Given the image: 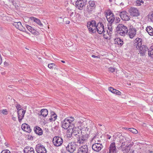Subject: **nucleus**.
Masks as SVG:
<instances>
[{
    "instance_id": "nucleus-1",
    "label": "nucleus",
    "mask_w": 153,
    "mask_h": 153,
    "mask_svg": "<svg viewBox=\"0 0 153 153\" xmlns=\"http://www.w3.org/2000/svg\"><path fill=\"white\" fill-rule=\"evenodd\" d=\"M73 137H75L77 140V142L79 144L83 143L84 141H86L88 137V134H85L81 131L79 127H74V126L71 127Z\"/></svg>"
},
{
    "instance_id": "nucleus-2",
    "label": "nucleus",
    "mask_w": 153,
    "mask_h": 153,
    "mask_svg": "<svg viewBox=\"0 0 153 153\" xmlns=\"http://www.w3.org/2000/svg\"><path fill=\"white\" fill-rule=\"evenodd\" d=\"M96 22L94 20H92L87 23V26L90 33H95L96 32Z\"/></svg>"
},
{
    "instance_id": "nucleus-3",
    "label": "nucleus",
    "mask_w": 153,
    "mask_h": 153,
    "mask_svg": "<svg viewBox=\"0 0 153 153\" xmlns=\"http://www.w3.org/2000/svg\"><path fill=\"white\" fill-rule=\"evenodd\" d=\"M117 33L122 36H124L128 31L127 27L123 24L119 25L117 27Z\"/></svg>"
},
{
    "instance_id": "nucleus-4",
    "label": "nucleus",
    "mask_w": 153,
    "mask_h": 153,
    "mask_svg": "<svg viewBox=\"0 0 153 153\" xmlns=\"http://www.w3.org/2000/svg\"><path fill=\"white\" fill-rule=\"evenodd\" d=\"M96 29L99 34L102 33L104 36L106 33H108V31H105L104 30L103 25L101 22H99L97 23Z\"/></svg>"
},
{
    "instance_id": "nucleus-5",
    "label": "nucleus",
    "mask_w": 153,
    "mask_h": 153,
    "mask_svg": "<svg viewBox=\"0 0 153 153\" xmlns=\"http://www.w3.org/2000/svg\"><path fill=\"white\" fill-rule=\"evenodd\" d=\"M86 2V0H77L76 2V7L80 10H82Z\"/></svg>"
},
{
    "instance_id": "nucleus-6",
    "label": "nucleus",
    "mask_w": 153,
    "mask_h": 153,
    "mask_svg": "<svg viewBox=\"0 0 153 153\" xmlns=\"http://www.w3.org/2000/svg\"><path fill=\"white\" fill-rule=\"evenodd\" d=\"M53 143L56 146H59L61 145L63 143L62 138L59 137H55L53 139Z\"/></svg>"
},
{
    "instance_id": "nucleus-7",
    "label": "nucleus",
    "mask_w": 153,
    "mask_h": 153,
    "mask_svg": "<svg viewBox=\"0 0 153 153\" xmlns=\"http://www.w3.org/2000/svg\"><path fill=\"white\" fill-rule=\"evenodd\" d=\"M67 120L65 118L62 122L61 126L62 128L65 129H67L69 128V129L70 130L71 128V127H73L74 125L72 124H70Z\"/></svg>"
},
{
    "instance_id": "nucleus-8",
    "label": "nucleus",
    "mask_w": 153,
    "mask_h": 153,
    "mask_svg": "<svg viewBox=\"0 0 153 153\" xmlns=\"http://www.w3.org/2000/svg\"><path fill=\"white\" fill-rule=\"evenodd\" d=\"M35 149L37 153H46L47 152L45 148L41 144H37L36 146Z\"/></svg>"
},
{
    "instance_id": "nucleus-9",
    "label": "nucleus",
    "mask_w": 153,
    "mask_h": 153,
    "mask_svg": "<svg viewBox=\"0 0 153 153\" xmlns=\"http://www.w3.org/2000/svg\"><path fill=\"white\" fill-rule=\"evenodd\" d=\"M129 12L131 15L133 17H138L140 15L138 10L134 7L130 8L129 10Z\"/></svg>"
},
{
    "instance_id": "nucleus-10",
    "label": "nucleus",
    "mask_w": 153,
    "mask_h": 153,
    "mask_svg": "<svg viewBox=\"0 0 153 153\" xmlns=\"http://www.w3.org/2000/svg\"><path fill=\"white\" fill-rule=\"evenodd\" d=\"M120 16L122 19L124 21H128L130 18L129 13L126 11L120 12Z\"/></svg>"
},
{
    "instance_id": "nucleus-11",
    "label": "nucleus",
    "mask_w": 153,
    "mask_h": 153,
    "mask_svg": "<svg viewBox=\"0 0 153 153\" xmlns=\"http://www.w3.org/2000/svg\"><path fill=\"white\" fill-rule=\"evenodd\" d=\"M76 144L75 143H70L66 147V149L68 152L73 153L76 149Z\"/></svg>"
},
{
    "instance_id": "nucleus-12",
    "label": "nucleus",
    "mask_w": 153,
    "mask_h": 153,
    "mask_svg": "<svg viewBox=\"0 0 153 153\" xmlns=\"http://www.w3.org/2000/svg\"><path fill=\"white\" fill-rule=\"evenodd\" d=\"M108 150L107 153H117V149L114 142L111 143L109 146Z\"/></svg>"
},
{
    "instance_id": "nucleus-13",
    "label": "nucleus",
    "mask_w": 153,
    "mask_h": 153,
    "mask_svg": "<svg viewBox=\"0 0 153 153\" xmlns=\"http://www.w3.org/2000/svg\"><path fill=\"white\" fill-rule=\"evenodd\" d=\"M102 144L95 143L92 145V149L94 151L99 152L101 150L102 148Z\"/></svg>"
},
{
    "instance_id": "nucleus-14",
    "label": "nucleus",
    "mask_w": 153,
    "mask_h": 153,
    "mask_svg": "<svg viewBox=\"0 0 153 153\" xmlns=\"http://www.w3.org/2000/svg\"><path fill=\"white\" fill-rule=\"evenodd\" d=\"M13 25L20 31L25 32L26 31V29L22 26L20 22H15L13 24Z\"/></svg>"
},
{
    "instance_id": "nucleus-15",
    "label": "nucleus",
    "mask_w": 153,
    "mask_h": 153,
    "mask_svg": "<svg viewBox=\"0 0 153 153\" xmlns=\"http://www.w3.org/2000/svg\"><path fill=\"white\" fill-rule=\"evenodd\" d=\"M77 153H89L88 146L85 145L81 146L79 148Z\"/></svg>"
},
{
    "instance_id": "nucleus-16",
    "label": "nucleus",
    "mask_w": 153,
    "mask_h": 153,
    "mask_svg": "<svg viewBox=\"0 0 153 153\" xmlns=\"http://www.w3.org/2000/svg\"><path fill=\"white\" fill-rule=\"evenodd\" d=\"M139 53L140 55L144 56L145 55L146 52L148 51V49L147 47L145 45H143L142 47L139 49Z\"/></svg>"
},
{
    "instance_id": "nucleus-17",
    "label": "nucleus",
    "mask_w": 153,
    "mask_h": 153,
    "mask_svg": "<svg viewBox=\"0 0 153 153\" xmlns=\"http://www.w3.org/2000/svg\"><path fill=\"white\" fill-rule=\"evenodd\" d=\"M25 112V111L23 109H20V110L18 111V118L19 122L21 121L24 117Z\"/></svg>"
},
{
    "instance_id": "nucleus-18",
    "label": "nucleus",
    "mask_w": 153,
    "mask_h": 153,
    "mask_svg": "<svg viewBox=\"0 0 153 153\" xmlns=\"http://www.w3.org/2000/svg\"><path fill=\"white\" fill-rule=\"evenodd\" d=\"M134 44L136 43L137 44L135 45L136 46V48L138 49L140 47H142V39L139 38H136L134 41Z\"/></svg>"
},
{
    "instance_id": "nucleus-19",
    "label": "nucleus",
    "mask_w": 153,
    "mask_h": 153,
    "mask_svg": "<svg viewBox=\"0 0 153 153\" xmlns=\"http://www.w3.org/2000/svg\"><path fill=\"white\" fill-rule=\"evenodd\" d=\"M21 127L22 130L27 132L29 133L31 131L30 126L27 124H23L22 125Z\"/></svg>"
},
{
    "instance_id": "nucleus-20",
    "label": "nucleus",
    "mask_w": 153,
    "mask_h": 153,
    "mask_svg": "<svg viewBox=\"0 0 153 153\" xmlns=\"http://www.w3.org/2000/svg\"><path fill=\"white\" fill-rule=\"evenodd\" d=\"M24 153H34L33 148L30 146H27L24 149Z\"/></svg>"
},
{
    "instance_id": "nucleus-21",
    "label": "nucleus",
    "mask_w": 153,
    "mask_h": 153,
    "mask_svg": "<svg viewBox=\"0 0 153 153\" xmlns=\"http://www.w3.org/2000/svg\"><path fill=\"white\" fill-rule=\"evenodd\" d=\"M128 34L130 38L132 39L136 34V30L134 28H131L129 30Z\"/></svg>"
},
{
    "instance_id": "nucleus-22",
    "label": "nucleus",
    "mask_w": 153,
    "mask_h": 153,
    "mask_svg": "<svg viewBox=\"0 0 153 153\" xmlns=\"http://www.w3.org/2000/svg\"><path fill=\"white\" fill-rule=\"evenodd\" d=\"M30 19L32 21L37 23L39 26L42 27L43 26V24L41 23L40 20L36 18L33 17H31Z\"/></svg>"
},
{
    "instance_id": "nucleus-23",
    "label": "nucleus",
    "mask_w": 153,
    "mask_h": 153,
    "mask_svg": "<svg viewBox=\"0 0 153 153\" xmlns=\"http://www.w3.org/2000/svg\"><path fill=\"white\" fill-rule=\"evenodd\" d=\"M48 114V111L47 109H42L40 112L38 114L39 116H42L43 117H46Z\"/></svg>"
},
{
    "instance_id": "nucleus-24",
    "label": "nucleus",
    "mask_w": 153,
    "mask_h": 153,
    "mask_svg": "<svg viewBox=\"0 0 153 153\" xmlns=\"http://www.w3.org/2000/svg\"><path fill=\"white\" fill-rule=\"evenodd\" d=\"M108 89L109 91L113 93L119 95H121V92L117 90L114 89L112 87H109Z\"/></svg>"
},
{
    "instance_id": "nucleus-25",
    "label": "nucleus",
    "mask_w": 153,
    "mask_h": 153,
    "mask_svg": "<svg viewBox=\"0 0 153 153\" xmlns=\"http://www.w3.org/2000/svg\"><path fill=\"white\" fill-rule=\"evenodd\" d=\"M115 44H117L119 46H121L123 44V42L122 39L119 38H117L114 39Z\"/></svg>"
},
{
    "instance_id": "nucleus-26",
    "label": "nucleus",
    "mask_w": 153,
    "mask_h": 153,
    "mask_svg": "<svg viewBox=\"0 0 153 153\" xmlns=\"http://www.w3.org/2000/svg\"><path fill=\"white\" fill-rule=\"evenodd\" d=\"M35 133L39 135H41L43 134L42 129L39 126H36L34 128Z\"/></svg>"
},
{
    "instance_id": "nucleus-27",
    "label": "nucleus",
    "mask_w": 153,
    "mask_h": 153,
    "mask_svg": "<svg viewBox=\"0 0 153 153\" xmlns=\"http://www.w3.org/2000/svg\"><path fill=\"white\" fill-rule=\"evenodd\" d=\"M146 30L149 35L153 36V28L151 26H147L146 27Z\"/></svg>"
},
{
    "instance_id": "nucleus-28",
    "label": "nucleus",
    "mask_w": 153,
    "mask_h": 153,
    "mask_svg": "<svg viewBox=\"0 0 153 153\" xmlns=\"http://www.w3.org/2000/svg\"><path fill=\"white\" fill-rule=\"evenodd\" d=\"M107 21L108 22V24H112L114 21L115 20V17L114 16L109 17L106 16Z\"/></svg>"
},
{
    "instance_id": "nucleus-29",
    "label": "nucleus",
    "mask_w": 153,
    "mask_h": 153,
    "mask_svg": "<svg viewBox=\"0 0 153 153\" xmlns=\"http://www.w3.org/2000/svg\"><path fill=\"white\" fill-rule=\"evenodd\" d=\"M88 4L89 5V7L93 10L96 7V5L95 4V2L93 1H89Z\"/></svg>"
},
{
    "instance_id": "nucleus-30",
    "label": "nucleus",
    "mask_w": 153,
    "mask_h": 153,
    "mask_svg": "<svg viewBox=\"0 0 153 153\" xmlns=\"http://www.w3.org/2000/svg\"><path fill=\"white\" fill-rule=\"evenodd\" d=\"M130 149V146L129 145H126L121 149L123 151V153H127L129 151Z\"/></svg>"
},
{
    "instance_id": "nucleus-31",
    "label": "nucleus",
    "mask_w": 153,
    "mask_h": 153,
    "mask_svg": "<svg viewBox=\"0 0 153 153\" xmlns=\"http://www.w3.org/2000/svg\"><path fill=\"white\" fill-rule=\"evenodd\" d=\"M115 135L117 136H119V139L118 140H119V142L120 143L124 141V139L125 138L122 135L121 133L119 132H117L115 134Z\"/></svg>"
},
{
    "instance_id": "nucleus-32",
    "label": "nucleus",
    "mask_w": 153,
    "mask_h": 153,
    "mask_svg": "<svg viewBox=\"0 0 153 153\" xmlns=\"http://www.w3.org/2000/svg\"><path fill=\"white\" fill-rule=\"evenodd\" d=\"M53 113L51 115V118L49 119V120L50 122L54 121L56 119L57 115L54 112H53Z\"/></svg>"
},
{
    "instance_id": "nucleus-33",
    "label": "nucleus",
    "mask_w": 153,
    "mask_h": 153,
    "mask_svg": "<svg viewBox=\"0 0 153 153\" xmlns=\"http://www.w3.org/2000/svg\"><path fill=\"white\" fill-rule=\"evenodd\" d=\"M148 54L149 56H153V46H152L148 50Z\"/></svg>"
},
{
    "instance_id": "nucleus-34",
    "label": "nucleus",
    "mask_w": 153,
    "mask_h": 153,
    "mask_svg": "<svg viewBox=\"0 0 153 153\" xmlns=\"http://www.w3.org/2000/svg\"><path fill=\"white\" fill-rule=\"evenodd\" d=\"M26 27L27 28L30 32L32 33H35V30H34V29L30 26L27 25H26Z\"/></svg>"
},
{
    "instance_id": "nucleus-35",
    "label": "nucleus",
    "mask_w": 153,
    "mask_h": 153,
    "mask_svg": "<svg viewBox=\"0 0 153 153\" xmlns=\"http://www.w3.org/2000/svg\"><path fill=\"white\" fill-rule=\"evenodd\" d=\"M143 3L144 1L142 0H137L136 1V5L138 6L141 5Z\"/></svg>"
},
{
    "instance_id": "nucleus-36",
    "label": "nucleus",
    "mask_w": 153,
    "mask_h": 153,
    "mask_svg": "<svg viewBox=\"0 0 153 153\" xmlns=\"http://www.w3.org/2000/svg\"><path fill=\"white\" fill-rule=\"evenodd\" d=\"M65 119L66 120H68V121L70 123V124H72L71 122L74 120V118L72 117H67Z\"/></svg>"
},
{
    "instance_id": "nucleus-37",
    "label": "nucleus",
    "mask_w": 153,
    "mask_h": 153,
    "mask_svg": "<svg viewBox=\"0 0 153 153\" xmlns=\"http://www.w3.org/2000/svg\"><path fill=\"white\" fill-rule=\"evenodd\" d=\"M67 137L68 138H70L72 136L73 137V134H72V131L71 132H70L69 129H68L67 131Z\"/></svg>"
},
{
    "instance_id": "nucleus-38",
    "label": "nucleus",
    "mask_w": 153,
    "mask_h": 153,
    "mask_svg": "<svg viewBox=\"0 0 153 153\" xmlns=\"http://www.w3.org/2000/svg\"><path fill=\"white\" fill-rule=\"evenodd\" d=\"M128 130L130 131L133 133L137 134L138 132L137 131L136 129L133 128H128Z\"/></svg>"
},
{
    "instance_id": "nucleus-39",
    "label": "nucleus",
    "mask_w": 153,
    "mask_h": 153,
    "mask_svg": "<svg viewBox=\"0 0 153 153\" xmlns=\"http://www.w3.org/2000/svg\"><path fill=\"white\" fill-rule=\"evenodd\" d=\"M108 29L109 30V33L110 34H111L113 29L111 24H108Z\"/></svg>"
},
{
    "instance_id": "nucleus-40",
    "label": "nucleus",
    "mask_w": 153,
    "mask_h": 153,
    "mask_svg": "<svg viewBox=\"0 0 153 153\" xmlns=\"http://www.w3.org/2000/svg\"><path fill=\"white\" fill-rule=\"evenodd\" d=\"M55 66V64L54 63H50L48 65V67L50 69H52Z\"/></svg>"
},
{
    "instance_id": "nucleus-41",
    "label": "nucleus",
    "mask_w": 153,
    "mask_h": 153,
    "mask_svg": "<svg viewBox=\"0 0 153 153\" xmlns=\"http://www.w3.org/2000/svg\"><path fill=\"white\" fill-rule=\"evenodd\" d=\"M114 16V15L113 13L111 12H109L106 13V16H108V17H109L111 16Z\"/></svg>"
},
{
    "instance_id": "nucleus-42",
    "label": "nucleus",
    "mask_w": 153,
    "mask_h": 153,
    "mask_svg": "<svg viewBox=\"0 0 153 153\" xmlns=\"http://www.w3.org/2000/svg\"><path fill=\"white\" fill-rule=\"evenodd\" d=\"M108 71L111 72H113L115 71V68L112 67H111L110 68H108Z\"/></svg>"
},
{
    "instance_id": "nucleus-43",
    "label": "nucleus",
    "mask_w": 153,
    "mask_h": 153,
    "mask_svg": "<svg viewBox=\"0 0 153 153\" xmlns=\"http://www.w3.org/2000/svg\"><path fill=\"white\" fill-rule=\"evenodd\" d=\"M121 143V145L119 147V148L120 149H121L124 147V146L125 145V143L124 141L121 142V143Z\"/></svg>"
},
{
    "instance_id": "nucleus-44",
    "label": "nucleus",
    "mask_w": 153,
    "mask_h": 153,
    "mask_svg": "<svg viewBox=\"0 0 153 153\" xmlns=\"http://www.w3.org/2000/svg\"><path fill=\"white\" fill-rule=\"evenodd\" d=\"M1 153H11L8 150H4L1 151Z\"/></svg>"
},
{
    "instance_id": "nucleus-45",
    "label": "nucleus",
    "mask_w": 153,
    "mask_h": 153,
    "mask_svg": "<svg viewBox=\"0 0 153 153\" xmlns=\"http://www.w3.org/2000/svg\"><path fill=\"white\" fill-rule=\"evenodd\" d=\"M2 113L5 115H7L8 114V112L6 109H3L2 110Z\"/></svg>"
},
{
    "instance_id": "nucleus-46",
    "label": "nucleus",
    "mask_w": 153,
    "mask_h": 153,
    "mask_svg": "<svg viewBox=\"0 0 153 153\" xmlns=\"http://www.w3.org/2000/svg\"><path fill=\"white\" fill-rule=\"evenodd\" d=\"M67 18H64L63 19V21L64 22H65L66 24H69L70 23V22L69 20H67Z\"/></svg>"
},
{
    "instance_id": "nucleus-47",
    "label": "nucleus",
    "mask_w": 153,
    "mask_h": 153,
    "mask_svg": "<svg viewBox=\"0 0 153 153\" xmlns=\"http://www.w3.org/2000/svg\"><path fill=\"white\" fill-rule=\"evenodd\" d=\"M16 107L18 111L19 110H20V109H22L21 108V106L19 104H17L16 106Z\"/></svg>"
},
{
    "instance_id": "nucleus-48",
    "label": "nucleus",
    "mask_w": 153,
    "mask_h": 153,
    "mask_svg": "<svg viewBox=\"0 0 153 153\" xmlns=\"http://www.w3.org/2000/svg\"><path fill=\"white\" fill-rule=\"evenodd\" d=\"M120 21V18L119 17H116V23H119Z\"/></svg>"
},
{
    "instance_id": "nucleus-49",
    "label": "nucleus",
    "mask_w": 153,
    "mask_h": 153,
    "mask_svg": "<svg viewBox=\"0 0 153 153\" xmlns=\"http://www.w3.org/2000/svg\"><path fill=\"white\" fill-rule=\"evenodd\" d=\"M150 18L151 21L152 22H153V11L152 12V14H151L150 16Z\"/></svg>"
},
{
    "instance_id": "nucleus-50",
    "label": "nucleus",
    "mask_w": 153,
    "mask_h": 153,
    "mask_svg": "<svg viewBox=\"0 0 153 153\" xmlns=\"http://www.w3.org/2000/svg\"><path fill=\"white\" fill-rule=\"evenodd\" d=\"M14 0H9V2L10 3H11L13 5H15V3H14Z\"/></svg>"
},
{
    "instance_id": "nucleus-51",
    "label": "nucleus",
    "mask_w": 153,
    "mask_h": 153,
    "mask_svg": "<svg viewBox=\"0 0 153 153\" xmlns=\"http://www.w3.org/2000/svg\"><path fill=\"white\" fill-rule=\"evenodd\" d=\"M33 137L31 135H28V139L30 140L31 139H32V140L33 139Z\"/></svg>"
},
{
    "instance_id": "nucleus-52",
    "label": "nucleus",
    "mask_w": 153,
    "mask_h": 153,
    "mask_svg": "<svg viewBox=\"0 0 153 153\" xmlns=\"http://www.w3.org/2000/svg\"><path fill=\"white\" fill-rule=\"evenodd\" d=\"M91 56L93 58H97L98 57V56H95L94 55H92Z\"/></svg>"
},
{
    "instance_id": "nucleus-53",
    "label": "nucleus",
    "mask_w": 153,
    "mask_h": 153,
    "mask_svg": "<svg viewBox=\"0 0 153 153\" xmlns=\"http://www.w3.org/2000/svg\"><path fill=\"white\" fill-rule=\"evenodd\" d=\"M61 62L63 63H65V61L63 60H61Z\"/></svg>"
},
{
    "instance_id": "nucleus-54",
    "label": "nucleus",
    "mask_w": 153,
    "mask_h": 153,
    "mask_svg": "<svg viewBox=\"0 0 153 153\" xmlns=\"http://www.w3.org/2000/svg\"><path fill=\"white\" fill-rule=\"evenodd\" d=\"M149 153H153V152L152 151H150L149 152Z\"/></svg>"
},
{
    "instance_id": "nucleus-55",
    "label": "nucleus",
    "mask_w": 153,
    "mask_h": 153,
    "mask_svg": "<svg viewBox=\"0 0 153 153\" xmlns=\"http://www.w3.org/2000/svg\"><path fill=\"white\" fill-rule=\"evenodd\" d=\"M74 14V12H72L71 14L70 15L71 16Z\"/></svg>"
},
{
    "instance_id": "nucleus-56",
    "label": "nucleus",
    "mask_w": 153,
    "mask_h": 153,
    "mask_svg": "<svg viewBox=\"0 0 153 153\" xmlns=\"http://www.w3.org/2000/svg\"><path fill=\"white\" fill-rule=\"evenodd\" d=\"M129 153H134V151H133L132 152H130Z\"/></svg>"
},
{
    "instance_id": "nucleus-57",
    "label": "nucleus",
    "mask_w": 153,
    "mask_h": 153,
    "mask_svg": "<svg viewBox=\"0 0 153 153\" xmlns=\"http://www.w3.org/2000/svg\"><path fill=\"white\" fill-rule=\"evenodd\" d=\"M111 138V136H110L109 137H108V139H110V138Z\"/></svg>"
},
{
    "instance_id": "nucleus-58",
    "label": "nucleus",
    "mask_w": 153,
    "mask_h": 153,
    "mask_svg": "<svg viewBox=\"0 0 153 153\" xmlns=\"http://www.w3.org/2000/svg\"><path fill=\"white\" fill-rule=\"evenodd\" d=\"M112 0H109V1H110V2H111V1H112Z\"/></svg>"
},
{
    "instance_id": "nucleus-59",
    "label": "nucleus",
    "mask_w": 153,
    "mask_h": 153,
    "mask_svg": "<svg viewBox=\"0 0 153 153\" xmlns=\"http://www.w3.org/2000/svg\"><path fill=\"white\" fill-rule=\"evenodd\" d=\"M7 63V62H4V64H5Z\"/></svg>"
},
{
    "instance_id": "nucleus-60",
    "label": "nucleus",
    "mask_w": 153,
    "mask_h": 153,
    "mask_svg": "<svg viewBox=\"0 0 153 153\" xmlns=\"http://www.w3.org/2000/svg\"><path fill=\"white\" fill-rule=\"evenodd\" d=\"M140 153V152H139V153Z\"/></svg>"
}]
</instances>
